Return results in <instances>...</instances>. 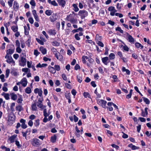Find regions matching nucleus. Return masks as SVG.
Here are the masks:
<instances>
[{"label": "nucleus", "mask_w": 151, "mask_h": 151, "mask_svg": "<svg viewBox=\"0 0 151 151\" xmlns=\"http://www.w3.org/2000/svg\"><path fill=\"white\" fill-rule=\"evenodd\" d=\"M15 116L12 114H9L8 116V123L9 125H12L14 122Z\"/></svg>", "instance_id": "nucleus-1"}, {"label": "nucleus", "mask_w": 151, "mask_h": 151, "mask_svg": "<svg viewBox=\"0 0 151 151\" xmlns=\"http://www.w3.org/2000/svg\"><path fill=\"white\" fill-rule=\"evenodd\" d=\"M5 58L6 59V61L8 63H12L13 65H15V62L13 60L12 57L10 55L6 54L5 56Z\"/></svg>", "instance_id": "nucleus-2"}, {"label": "nucleus", "mask_w": 151, "mask_h": 151, "mask_svg": "<svg viewBox=\"0 0 151 151\" xmlns=\"http://www.w3.org/2000/svg\"><path fill=\"white\" fill-rule=\"evenodd\" d=\"M79 14L81 16V19H83L88 16V13L86 10H80L79 12Z\"/></svg>", "instance_id": "nucleus-3"}, {"label": "nucleus", "mask_w": 151, "mask_h": 151, "mask_svg": "<svg viewBox=\"0 0 151 151\" xmlns=\"http://www.w3.org/2000/svg\"><path fill=\"white\" fill-rule=\"evenodd\" d=\"M127 40L131 44H133L135 41V40L132 36L130 35L128 33H126Z\"/></svg>", "instance_id": "nucleus-4"}, {"label": "nucleus", "mask_w": 151, "mask_h": 151, "mask_svg": "<svg viewBox=\"0 0 151 151\" xmlns=\"http://www.w3.org/2000/svg\"><path fill=\"white\" fill-rule=\"evenodd\" d=\"M97 103L99 105H101L103 108H105L106 107V101L103 100H97Z\"/></svg>", "instance_id": "nucleus-5"}, {"label": "nucleus", "mask_w": 151, "mask_h": 151, "mask_svg": "<svg viewBox=\"0 0 151 151\" xmlns=\"http://www.w3.org/2000/svg\"><path fill=\"white\" fill-rule=\"evenodd\" d=\"M108 10L110 11V15L112 16H114L115 12H116V10L115 9L114 6H111L109 7L108 8Z\"/></svg>", "instance_id": "nucleus-6"}, {"label": "nucleus", "mask_w": 151, "mask_h": 151, "mask_svg": "<svg viewBox=\"0 0 151 151\" xmlns=\"http://www.w3.org/2000/svg\"><path fill=\"white\" fill-rule=\"evenodd\" d=\"M40 141L37 139H34L32 142V145L34 146H38L40 145Z\"/></svg>", "instance_id": "nucleus-7"}, {"label": "nucleus", "mask_w": 151, "mask_h": 151, "mask_svg": "<svg viewBox=\"0 0 151 151\" xmlns=\"http://www.w3.org/2000/svg\"><path fill=\"white\" fill-rule=\"evenodd\" d=\"M58 17V16L56 14H53L50 18V21L51 22H53L57 20Z\"/></svg>", "instance_id": "nucleus-8"}, {"label": "nucleus", "mask_w": 151, "mask_h": 151, "mask_svg": "<svg viewBox=\"0 0 151 151\" xmlns=\"http://www.w3.org/2000/svg\"><path fill=\"white\" fill-rule=\"evenodd\" d=\"M20 122L22 123L21 126L23 129H26L27 127V125L25 124L26 121L25 120L21 119L20 121Z\"/></svg>", "instance_id": "nucleus-9"}, {"label": "nucleus", "mask_w": 151, "mask_h": 151, "mask_svg": "<svg viewBox=\"0 0 151 151\" xmlns=\"http://www.w3.org/2000/svg\"><path fill=\"white\" fill-rule=\"evenodd\" d=\"M55 56L58 60L62 61L63 59V56L61 55L59 52L54 54Z\"/></svg>", "instance_id": "nucleus-10"}, {"label": "nucleus", "mask_w": 151, "mask_h": 151, "mask_svg": "<svg viewBox=\"0 0 151 151\" xmlns=\"http://www.w3.org/2000/svg\"><path fill=\"white\" fill-rule=\"evenodd\" d=\"M32 110V111H35L37 110V107L36 106V100L34 101L31 105Z\"/></svg>", "instance_id": "nucleus-11"}, {"label": "nucleus", "mask_w": 151, "mask_h": 151, "mask_svg": "<svg viewBox=\"0 0 151 151\" xmlns=\"http://www.w3.org/2000/svg\"><path fill=\"white\" fill-rule=\"evenodd\" d=\"M21 84L24 87H25L26 86L27 81V79L26 78H23L21 81Z\"/></svg>", "instance_id": "nucleus-12"}, {"label": "nucleus", "mask_w": 151, "mask_h": 151, "mask_svg": "<svg viewBox=\"0 0 151 151\" xmlns=\"http://www.w3.org/2000/svg\"><path fill=\"white\" fill-rule=\"evenodd\" d=\"M26 60L25 58L23 57H21V61L20 62L19 64L21 66H24L26 65Z\"/></svg>", "instance_id": "nucleus-13"}, {"label": "nucleus", "mask_w": 151, "mask_h": 151, "mask_svg": "<svg viewBox=\"0 0 151 151\" xmlns=\"http://www.w3.org/2000/svg\"><path fill=\"white\" fill-rule=\"evenodd\" d=\"M73 14H70L67 17V19L68 21L72 23H75V20L73 18H70V17H72L73 15Z\"/></svg>", "instance_id": "nucleus-14"}, {"label": "nucleus", "mask_w": 151, "mask_h": 151, "mask_svg": "<svg viewBox=\"0 0 151 151\" xmlns=\"http://www.w3.org/2000/svg\"><path fill=\"white\" fill-rule=\"evenodd\" d=\"M17 134H14L11 136L9 138V140L10 141V143L14 142L15 141L16 138L17 137Z\"/></svg>", "instance_id": "nucleus-15"}, {"label": "nucleus", "mask_w": 151, "mask_h": 151, "mask_svg": "<svg viewBox=\"0 0 151 151\" xmlns=\"http://www.w3.org/2000/svg\"><path fill=\"white\" fill-rule=\"evenodd\" d=\"M57 2H58L59 5L63 7L65 4V1L64 0H57Z\"/></svg>", "instance_id": "nucleus-16"}, {"label": "nucleus", "mask_w": 151, "mask_h": 151, "mask_svg": "<svg viewBox=\"0 0 151 151\" xmlns=\"http://www.w3.org/2000/svg\"><path fill=\"white\" fill-rule=\"evenodd\" d=\"M148 109L147 107H146L145 109V111H144L142 110V116L143 117H146L148 115L147 110Z\"/></svg>", "instance_id": "nucleus-17"}, {"label": "nucleus", "mask_w": 151, "mask_h": 151, "mask_svg": "<svg viewBox=\"0 0 151 151\" xmlns=\"http://www.w3.org/2000/svg\"><path fill=\"white\" fill-rule=\"evenodd\" d=\"M11 99L14 101L16 100L17 99V96L14 93H10Z\"/></svg>", "instance_id": "nucleus-18"}, {"label": "nucleus", "mask_w": 151, "mask_h": 151, "mask_svg": "<svg viewBox=\"0 0 151 151\" xmlns=\"http://www.w3.org/2000/svg\"><path fill=\"white\" fill-rule=\"evenodd\" d=\"M47 2L51 4V5L54 6H58V4L55 0H53L52 1L51 0H48Z\"/></svg>", "instance_id": "nucleus-19"}, {"label": "nucleus", "mask_w": 151, "mask_h": 151, "mask_svg": "<svg viewBox=\"0 0 151 151\" xmlns=\"http://www.w3.org/2000/svg\"><path fill=\"white\" fill-rule=\"evenodd\" d=\"M128 146L129 147L131 148L132 150H135L137 149H138L139 148V147H138L133 145L132 144H130L128 145Z\"/></svg>", "instance_id": "nucleus-20"}, {"label": "nucleus", "mask_w": 151, "mask_h": 151, "mask_svg": "<svg viewBox=\"0 0 151 151\" xmlns=\"http://www.w3.org/2000/svg\"><path fill=\"white\" fill-rule=\"evenodd\" d=\"M48 69L50 72L53 74H54L56 72L55 68L49 66Z\"/></svg>", "instance_id": "nucleus-21"}, {"label": "nucleus", "mask_w": 151, "mask_h": 151, "mask_svg": "<svg viewBox=\"0 0 151 151\" xmlns=\"http://www.w3.org/2000/svg\"><path fill=\"white\" fill-rule=\"evenodd\" d=\"M1 95L3 96L6 99L8 100L9 99V95L7 93L3 92L1 93Z\"/></svg>", "instance_id": "nucleus-22"}, {"label": "nucleus", "mask_w": 151, "mask_h": 151, "mask_svg": "<svg viewBox=\"0 0 151 151\" xmlns=\"http://www.w3.org/2000/svg\"><path fill=\"white\" fill-rule=\"evenodd\" d=\"M48 32L50 35H55L56 34L55 30L54 29H50L48 30Z\"/></svg>", "instance_id": "nucleus-23"}, {"label": "nucleus", "mask_w": 151, "mask_h": 151, "mask_svg": "<svg viewBox=\"0 0 151 151\" xmlns=\"http://www.w3.org/2000/svg\"><path fill=\"white\" fill-rule=\"evenodd\" d=\"M109 59L108 57H105L102 58V60L103 63L105 65H107L108 63L107 61Z\"/></svg>", "instance_id": "nucleus-24"}, {"label": "nucleus", "mask_w": 151, "mask_h": 151, "mask_svg": "<svg viewBox=\"0 0 151 151\" xmlns=\"http://www.w3.org/2000/svg\"><path fill=\"white\" fill-rule=\"evenodd\" d=\"M19 5L16 1H14V2L13 7L14 9L18 10L19 8Z\"/></svg>", "instance_id": "nucleus-25"}, {"label": "nucleus", "mask_w": 151, "mask_h": 151, "mask_svg": "<svg viewBox=\"0 0 151 151\" xmlns=\"http://www.w3.org/2000/svg\"><path fill=\"white\" fill-rule=\"evenodd\" d=\"M40 50L42 54L43 55L45 54L47 52V50L46 49L43 47H41L40 48Z\"/></svg>", "instance_id": "nucleus-26"}, {"label": "nucleus", "mask_w": 151, "mask_h": 151, "mask_svg": "<svg viewBox=\"0 0 151 151\" xmlns=\"http://www.w3.org/2000/svg\"><path fill=\"white\" fill-rule=\"evenodd\" d=\"M16 109L17 111L19 112L23 110V108L22 106L18 105L16 106Z\"/></svg>", "instance_id": "nucleus-27"}, {"label": "nucleus", "mask_w": 151, "mask_h": 151, "mask_svg": "<svg viewBox=\"0 0 151 151\" xmlns=\"http://www.w3.org/2000/svg\"><path fill=\"white\" fill-rule=\"evenodd\" d=\"M135 46L137 48H139L140 47L141 49H142L143 48V46L141 44L138 43L136 42L135 43Z\"/></svg>", "instance_id": "nucleus-28"}, {"label": "nucleus", "mask_w": 151, "mask_h": 151, "mask_svg": "<svg viewBox=\"0 0 151 151\" xmlns=\"http://www.w3.org/2000/svg\"><path fill=\"white\" fill-rule=\"evenodd\" d=\"M53 13V11L52 10H46L45 12V13L46 15L48 16L51 15Z\"/></svg>", "instance_id": "nucleus-29"}, {"label": "nucleus", "mask_w": 151, "mask_h": 151, "mask_svg": "<svg viewBox=\"0 0 151 151\" xmlns=\"http://www.w3.org/2000/svg\"><path fill=\"white\" fill-rule=\"evenodd\" d=\"M25 92L27 94L30 93L32 92L31 88L29 87H27L25 89Z\"/></svg>", "instance_id": "nucleus-30"}, {"label": "nucleus", "mask_w": 151, "mask_h": 151, "mask_svg": "<svg viewBox=\"0 0 151 151\" xmlns=\"http://www.w3.org/2000/svg\"><path fill=\"white\" fill-rule=\"evenodd\" d=\"M83 95L86 98H88L91 99V96L87 92H84L83 93Z\"/></svg>", "instance_id": "nucleus-31"}, {"label": "nucleus", "mask_w": 151, "mask_h": 151, "mask_svg": "<svg viewBox=\"0 0 151 151\" xmlns=\"http://www.w3.org/2000/svg\"><path fill=\"white\" fill-rule=\"evenodd\" d=\"M73 6L74 8V10L76 12H77L79 11V9L77 5L76 4H73Z\"/></svg>", "instance_id": "nucleus-32"}, {"label": "nucleus", "mask_w": 151, "mask_h": 151, "mask_svg": "<svg viewBox=\"0 0 151 151\" xmlns=\"http://www.w3.org/2000/svg\"><path fill=\"white\" fill-rule=\"evenodd\" d=\"M15 144L17 146L18 148H20L22 147V145L20 144L19 142L17 140H16L15 141Z\"/></svg>", "instance_id": "nucleus-33"}, {"label": "nucleus", "mask_w": 151, "mask_h": 151, "mask_svg": "<svg viewBox=\"0 0 151 151\" xmlns=\"http://www.w3.org/2000/svg\"><path fill=\"white\" fill-rule=\"evenodd\" d=\"M37 106L42 109H43L42 102H37Z\"/></svg>", "instance_id": "nucleus-34"}, {"label": "nucleus", "mask_w": 151, "mask_h": 151, "mask_svg": "<svg viewBox=\"0 0 151 151\" xmlns=\"http://www.w3.org/2000/svg\"><path fill=\"white\" fill-rule=\"evenodd\" d=\"M23 101L21 95H19V97L17 100V102L18 103H21Z\"/></svg>", "instance_id": "nucleus-35"}, {"label": "nucleus", "mask_w": 151, "mask_h": 151, "mask_svg": "<svg viewBox=\"0 0 151 151\" xmlns=\"http://www.w3.org/2000/svg\"><path fill=\"white\" fill-rule=\"evenodd\" d=\"M12 29L14 32H17L18 30V27L17 26H13L12 27Z\"/></svg>", "instance_id": "nucleus-36"}, {"label": "nucleus", "mask_w": 151, "mask_h": 151, "mask_svg": "<svg viewBox=\"0 0 151 151\" xmlns=\"http://www.w3.org/2000/svg\"><path fill=\"white\" fill-rule=\"evenodd\" d=\"M144 101L146 103V104H148L150 103V101L147 98L143 97Z\"/></svg>", "instance_id": "nucleus-37"}, {"label": "nucleus", "mask_w": 151, "mask_h": 151, "mask_svg": "<svg viewBox=\"0 0 151 151\" xmlns=\"http://www.w3.org/2000/svg\"><path fill=\"white\" fill-rule=\"evenodd\" d=\"M88 57L87 56H83L82 58V60L83 63H86V60L88 59Z\"/></svg>", "instance_id": "nucleus-38"}, {"label": "nucleus", "mask_w": 151, "mask_h": 151, "mask_svg": "<svg viewBox=\"0 0 151 151\" xmlns=\"http://www.w3.org/2000/svg\"><path fill=\"white\" fill-rule=\"evenodd\" d=\"M132 89H130L129 91V94L127 95L126 96V98L127 99H129L131 98L132 94Z\"/></svg>", "instance_id": "nucleus-39"}, {"label": "nucleus", "mask_w": 151, "mask_h": 151, "mask_svg": "<svg viewBox=\"0 0 151 151\" xmlns=\"http://www.w3.org/2000/svg\"><path fill=\"white\" fill-rule=\"evenodd\" d=\"M22 71L25 73L30 72V70L27 68H22Z\"/></svg>", "instance_id": "nucleus-40"}, {"label": "nucleus", "mask_w": 151, "mask_h": 151, "mask_svg": "<svg viewBox=\"0 0 151 151\" xmlns=\"http://www.w3.org/2000/svg\"><path fill=\"white\" fill-rule=\"evenodd\" d=\"M109 58L110 59H113L115 58V55L113 53H111L109 55Z\"/></svg>", "instance_id": "nucleus-41"}, {"label": "nucleus", "mask_w": 151, "mask_h": 151, "mask_svg": "<svg viewBox=\"0 0 151 151\" xmlns=\"http://www.w3.org/2000/svg\"><path fill=\"white\" fill-rule=\"evenodd\" d=\"M14 52V50L9 49L7 51V54L9 55L12 54Z\"/></svg>", "instance_id": "nucleus-42"}, {"label": "nucleus", "mask_w": 151, "mask_h": 151, "mask_svg": "<svg viewBox=\"0 0 151 151\" xmlns=\"http://www.w3.org/2000/svg\"><path fill=\"white\" fill-rule=\"evenodd\" d=\"M54 68L56 71L57 70L58 71L60 70V67L58 65H55L54 66Z\"/></svg>", "instance_id": "nucleus-43"}, {"label": "nucleus", "mask_w": 151, "mask_h": 151, "mask_svg": "<svg viewBox=\"0 0 151 151\" xmlns=\"http://www.w3.org/2000/svg\"><path fill=\"white\" fill-rule=\"evenodd\" d=\"M77 80L79 83L81 82L82 81V78L80 76V75H77Z\"/></svg>", "instance_id": "nucleus-44"}, {"label": "nucleus", "mask_w": 151, "mask_h": 151, "mask_svg": "<svg viewBox=\"0 0 151 151\" xmlns=\"http://www.w3.org/2000/svg\"><path fill=\"white\" fill-rule=\"evenodd\" d=\"M43 115L45 117H47L49 115V114H48L47 112V111L46 109H45L43 111Z\"/></svg>", "instance_id": "nucleus-45"}, {"label": "nucleus", "mask_w": 151, "mask_h": 151, "mask_svg": "<svg viewBox=\"0 0 151 151\" xmlns=\"http://www.w3.org/2000/svg\"><path fill=\"white\" fill-rule=\"evenodd\" d=\"M52 45L54 46H59L60 44L57 41H54L52 42Z\"/></svg>", "instance_id": "nucleus-46"}, {"label": "nucleus", "mask_w": 151, "mask_h": 151, "mask_svg": "<svg viewBox=\"0 0 151 151\" xmlns=\"http://www.w3.org/2000/svg\"><path fill=\"white\" fill-rule=\"evenodd\" d=\"M30 4L33 7H35L36 5V3L34 0H31L30 2Z\"/></svg>", "instance_id": "nucleus-47"}, {"label": "nucleus", "mask_w": 151, "mask_h": 151, "mask_svg": "<svg viewBox=\"0 0 151 151\" xmlns=\"http://www.w3.org/2000/svg\"><path fill=\"white\" fill-rule=\"evenodd\" d=\"M36 40L41 45H44V43L42 40L37 38H36Z\"/></svg>", "instance_id": "nucleus-48"}, {"label": "nucleus", "mask_w": 151, "mask_h": 151, "mask_svg": "<svg viewBox=\"0 0 151 151\" xmlns=\"http://www.w3.org/2000/svg\"><path fill=\"white\" fill-rule=\"evenodd\" d=\"M40 124L39 119H37L35 120V122L34 123V125L35 127L38 126Z\"/></svg>", "instance_id": "nucleus-49"}, {"label": "nucleus", "mask_w": 151, "mask_h": 151, "mask_svg": "<svg viewBox=\"0 0 151 151\" xmlns=\"http://www.w3.org/2000/svg\"><path fill=\"white\" fill-rule=\"evenodd\" d=\"M56 136H54L52 137L51 139V141L52 142H55L56 140Z\"/></svg>", "instance_id": "nucleus-50"}, {"label": "nucleus", "mask_w": 151, "mask_h": 151, "mask_svg": "<svg viewBox=\"0 0 151 151\" xmlns=\"http://www.w3.org/2000/svg\"><path fill=\"white\" fill-rule=\"evenodd\" d=\"M115 29L116 31H119L121 33H123V31L121 29V28L120 27H117Z\"/></svg>", "instance_id": "nucleus-51"}, {"label": "nucleus", "mask_w": 151, "mask_h": 151, "mask_svg": "<svg viewBox=\"0 0 151 151\" xmlns=\"http://www.w3.org/2000/svg\"><path fill=\"white\" fill-rule=\"evenodd\" d=\"M4 74H2L0 76V78L2 82H4L5 81V79L4 78Z\"/></svg>", "instance_id": "nucleus-52"}, {"label": "nucleus", "mask_w": 151, "mask_h": 151, "mask_svg": "<svg viewBox=\"0 0 151 151\" xmlns=\"http://www.w3.org/2000/svg\"><path fill=\"white\" fill-rule=\"evenodd\" d=\"M10 73V70L9 69H7L6 71V78H7L9 76Z\"/></svg>", "instance_id": "nucleus-53"}, {"label": "nucleus", "mask_w": 151, "mask_h": 151, "mask_svg": "<svg viewBox=\"0 0 151 151\" xmlns=\"http://www.w3.org/2000/svg\"><path fill=\"white\" fill-rule=\"evenodd\" d=\"M24 33L25 35H28L29 34V31L26 26L24 27Z\"/></svg>", "instance_id": "nucleus-54"}, {"label": "nucleus", "mask_w": 151, "mask_h": 151, "mask_svg": "<svg viewBox=\"0 0 151 151\" xmlns=\"http://www.w3.org/2000/svg\"><path fill=\"white\" fill-rule=\"evenodd\" d=\"M34 55L37 56L39 55L40 53L37 50H35L34 51Z\"/></svg>", "instance_id": "nucleus-55"}, {"label": "nucleus", "mask_w": 151, "mask_h": 151, "mask_svg": "<svg viewBox=\"0 0 151 151\" xmlns=\"http://www.w3.org/2000/svg\"><path fill=\"white\" fill-rule=\"evenodd\" d=\"M36 118V116L34 114H32L29 116V119L33 120L35 119Z\"/></svg>", "instance_id": "nucleus-56"}, {"label": "nucleus", "mask_w": 151, "mask_h": 151, "mask_svg": "<svg viewBox=\"0 0 151 151\" xmlns=\"http://www.w3.org/2000/svg\"><path fill=\"white\" fill-rule=\"evenodd\" d=\"M73 119L75 122H76L78 121V117L75 115H73Z\"/></svg>", "instance_id": "nucleus-57"}, {"label": "nucleus", "mask_w": 151, "mask_h": 151, "mask_svg": "<svg viewBox=\"0 0 151 151\" xmlns=\"http://www.w3.org/2000/svg\"><path fill=\"white\" fill-rule=\"evenodd\" d=\"M51 50L52 51V52H53L54 54H55V53H56L58 52L57 51V50L54 48V47H52L51 49Z\"/></svg>", "instance_id": "nucleus-58"}, {"label": "nucleus", "mask_w": 151, "mask_h": 151, "mask_svg": "<svg viewBox=\"0 0 151 151\" xmlns=\"http://www.w3.org/2000/svg\"><path fill=\"white\" fill-rule=\"evenodd\" d=\"M16 46L17 47H20V43L19 41L18 40H17L16 41Z\"/></svg>", "instance_id": "nucleus-59"}, {"label": "nucleus", "mask_w": 151, "mask_h": 151, "mask_svg": "<svg viewBox=\"0 0 151 151\" xmlns=\"http://www.w3.org/2000/svg\"><path fill=\"white\" fill-rule=\"evenodd\" d=\"M123 49L124 50L127 51H128L129 50V48L125 45L124 46H123Z\"/></svg>", "instance_id": "nucleus-60"}, {"label": "nucleus", "mask_w": 151, "mask_h": 151, "mask_svg": "<svg viewBox=\"0 0 151 151\" xmlns=\"http://www.w3.org/2000/svg\"><path fill=\"white\" fill-rule=\"evenodd\" d=\"M98 45L101 47H103L104 46V44L101 42L99 41L97 42Z\"/></svg>", "instance_id": "nucleus-61"}, {"label": "nucleus", "mask_w": 151, "mask_h": 151, "mask_svg": "<svg viewBox=\"0 0 151 151\" xmlns=\"http://www.w3.org/2000/svg\"><path fill=\"white\" fill-rule=\"evenodd\" d=\"M13 1L9 0L8 1V3L10 7H11L12 6Z\"/></svg>", "instance_id": "nucleus-62"}, {"label": "nucleus", "mask_w": 151, "mask_h": 151, "mask_svg": "<svg viewBox=\"0 0 151 151\" xmlns=\"http://www.w3.org/2000/svg\"><path fill=\"white\" fill-rule=\"evenodd\" d=\"M22 50L20 48V47H17L16 48V51L17 52L19 53H20L21 52Z\"/></svg>", "instance_id": "nucleus-63"}, {"label": "nucleus", "mask_w": 151, "mask_h": 151, "mask_svg": "<svg viewBox=\"0 0 151 151\" xmlns=\"http://www.w3.org/2000/svg\"><path fill=\"white\" fill-rule=\"evenodd\" d=\"M62 77L63 79L65 80L66 81L67 79V77L66 75L65 74H63L62 75Z\"/></svg>", "instance_id": "nucleus-64"}]
</instances>
